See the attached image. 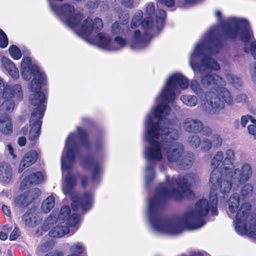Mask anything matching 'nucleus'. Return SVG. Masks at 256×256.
Masks as SVG:
<instances>
[{
    "mask_svg": "<svg viewBox=\"0 0 256 256\" xmlns=\"http://www.w3.org/2000/svg\"><path fill=\"white\" fill-rule=\"evenodd\" d=\"M198 176L194 174H186L182 178L170 179L166 178L165 187L158 190L148 202L147 217L152 229L156 232L168 235L180 234L183 229L194 230L200 228L206 223L204 217L210 210L214 216L218 215V198L215 192L218 186H212L210 182L211 190L210 192V202L206 199L197 202L194 208L187 210L181 216L170 219H162L160 210L165 199L172 198L180 200L186 197H194L190 186L198 182Z\"/></svg>",
    "mask_w": 256,
    "mask_h": 256,
    "instance_id": "1",
    "label": "nucleus"
},
{
    "mask_svg": "<svg viewBox=\"0 0 256 256\" xmlns=\"http://www.w3.org/2000/svg\"><path fill=\"white\" fill-rule=\"evenodd\" d=\"M90 142L86 130L78 126L76 130L70 133L66 141L61 158V168L63 176L62 191L64 194H70L72 207L74 210L81 209L83 211L90 210L94 203L93 194L91 192H84L80 196L76 192H72L76 181L74 174L70 172L72 167L76 156L81 148L88 149Z\"/></svg>",
    "mask_w": 256,
    "mask_h": 256,
    "instance_id": "2",
    "label": "nucleus"
},
{
    "mask_svg": "<svg viewBox=\"0 0 256 256\" xmlns=\"http://www.w3.org/2000/svg\"><path fill=\"white\" fill-rule=\"evenodd\" d=\"M236 154L232 148L223 152H216L210 160V166L213 168L210 175V183L212 187L218 186L220 193L228 194L231 189H238L242 182H247L252 176L250 164L245 162L241 168L234 165Z\"/></svg>",
    "mask_w": 256,
    "mask_h": 256,
    "instance_id": "3",
    "label": "nucleus"
},
{
    "mask_svg": "<svg viewBox=\"0 0 256 256\" xmlns=\"http://www.w3.org/2000/svg\"><path fill=\"white\" fill-rule=\"evenodd\" d=\"M51 10L67 26L84 39L88 43L106 50L112 49V40L108 34L104 32L94 35L104 27L102 20L98 17L82 20V15L75 14L74 6L67 4L57 6L52 0H48Z\"/></svg>",
    "mask_w": 256,
    "mask_h": 256,
    "instance_id": "4",
    "label": "nucleus"
},
{
    "mask_svg": "<svg viewBox=\"0 0 256 256\" xmlns=\"http://www.w3.org/2000/svg\"><path fill=\"white\" fill-rule=\"evenodd\" d=\"M160 107L152 108L144 120L146 128L144 138L150 146L144 150V154L148 162H159L162 160L163 156L162 142H171L179 138L178 131L172 128V124H168L166 117L171 110L166 107L164 112H159Z\"/></svg>",
    "mask_w": 256,
    "mask_h": 256,
    "instance_id": "5",
    "label": "nucleus"
},
{
    "mask_svg": "<svg viewBox=\"0 0 256 256\" xmlns=\"http://www.w3.org/2000/svg\"><path fill=\"white\" fill-rule=\"evenodd\" d=\"M215 30L211 28L209 32L198 42L189 55V64L196 74L200 72L204 74L208 70H217L220 68L218 64L213 58L207 56L202 58L198 62L200 58L208 54H218L222 47V44L214 37Z\"/></svg>",
    "mask_w": 256,
    "mask_h": 256,
    "instance_id": "6",
    "label": "nucleus"
},
{
    "mask_svg": "<svg viewBox=\"0 0 256 256\" xmlns=\"http://www.w3.org/2000/svg\"><path fill=\"white\" fill-rule=\"evenodd\" d=\"M222 29L225 36L230 38H240L245 43L244 51L250 54L256 60V41L252 42V34L247 20L232 18L224 22ZM252 80L256 81V62L250 68Z\"/></svg>",
    "mask_w": 256,
    "mask_h": 256,
    "instance_id": "7",
    "label": "nucleus"
},
{
    "mask_svg": "<svg viewBox=\"0 0 256 256\" xmlns=\"http://www.w3.org/2000/svg\"><path fill=\"white\" fill-rule=\"evenodd\" d=\"M189 85L188 78L180 72H174L170 74L166 78L164 88L156 99V106L152 108L160 106L161 110L164 112L166 107H170L166 104V102L173 101L176 96V92L178 86L182 90L187 88Z\"/></svg>",
    "mask_w": 256,
    "mask_h": 256,
    "instance_id": "8",
    "label": "nucleus"
},
{
    "mask_svg": "<svg viewBox=\"0 0 256 256\" xmlns=\"http://www.w3.org/2000/svg\"><path fill=\"white\" fill-rule=\"evenodd\" d=\"M80 216L75 212L72 213L70 208L64 206L58 212L54 210L51 213L44 223L42 229L46 231L54 224V222H62L78 230L80 226Z\"/></svg>",
    "mask_w": 256,
    "mask_h": 256,
    "instance_id": "9",
    "label": "nucleus"
},
{
    "mask_svg": "<svg viewBox=\"0 0 256 256\" xmlns=\"http://www.w3.org/2000/svg\"><path fill=\"white\" fill-rule=\"evenodd\" d=\"M22 97V91L20 84L5 86L2 80L0 78V98L4 100L0 106L1 114L12 112L14 108V100L20 101Z\"/></svg>",
    "mask_w": 256,
    "mask_h": 256,
    "instance_id": "10",
    "label": "nucleus"
},
{
    "mask_svg": "<svg viewBox=\"0 0 256 256\" xmlns=\"http://www.w3.org/2000/svg\"><path fill=\"white\" fill-rule=\"evenodd\" d=\"M155 12L154 4L148 2L145 6V16L142 26L146 31L160 30L163 27L166 18V12L163 10H158Z\"/></svg>",
    "mask_w": 256,
    "mask_h": 256,
    "instance_id": "11",
    "label": "nucleus"
},
{
    "mask_svg": "<svg viewBox=\"0 0 256 256\" xmlns=\"http://www.w3.org/2000/svg\"><path fill=\"white\" fill-rule=\"evenodd\" d=\"M240 196L238 193H233L229 198L228 200V214L230 215V214H234L237 212V214L236 216V219L234 221V228L236 226V216L240 212V211L242 208V211L245 208L248 207V210L246 212H242L240 213V219L242 224H240L241 226L240 228H246V229H249V228L252 226L254 223V220H256L255 216L253 215L250 214V205L248 204H242L238 209L240 204Z\"/></svg>",
    "mask_w": 256,
    "mask_h": 256,
    "instance_id": "12",
    "label": "nucleus"
},
{
    "mask_svg": "<svg viewBox=\"0 0 256 256\" xmlns=\"http://www.w3.org/2000/svg\"><path fill=\"white\" fill-rule=\"evenodd\" d=\"M201 84L203 86L214 89L218 92L226 104H234L233 97L230 92L224 87L226 84L225 80L219 76L214 74L205 75L201 78Z\"/></svg>",
    "mask_w": 256,
    "mask_h": 256,
    "instance_id": "13",
    "label": "nucleus"
},
{
    "mask_svg": "<svg viewBox=\"0 0 256 256\" xmlns=\"http://www.w3.org/2000/svg\"><path fill=\"white\" fill-rule=\"evenodd\" d=\"M168 160L170 162L178 164L182 168H188L192 164L193 156L184 157V146L182 143H170L165 148Z\"/></svg>",
    "mask_w": 256,
    "mask_h": 256,
    "instance_id": "14",
    "label": "nucleus"
},
{
    "mask_svg": "<svg viewBox=\"0 0 256 256\" xmlns=\"http://www.w3.org/2000/svg\"><path fill=\"white\" fill-rule=\"evenodd\" d=\"M200 108L209 114H214L218 113L222 110L224 104L220 100L217 94L212 92L208 91L204 96H200Z\"/></svg>",
    "mask_w": 256,
    "mask_h": 256,
    "instance_id": "15",
    "label": "nucleus"
},
{
    "mask_svg": "<svg viewBox=\"0 0 256 256\" xmlns=\"http://www.w3.org/2000/svg\"><path fill=\"white\" fill-rule=\"evenodd\" d=\"M22 78L29 80L32 78L40 76L44 80V73L42 71L37 64L32 60L30 57L23 58L20 68Z\"/></svg>",
    "mask_w": 256,
    "mask_h": 256,
    "instance_id": "16",
    "label": "nucleus"
},
{
    "mask_svg": "<svg viewBox=\"0 0 256 256\" xmlns=\"http://www.w3.org/2000/svg\"><path fill=\"white\" fill-rule=\"evenodd\" d=\"M29 102L34 116L42 118L46 108V98L44 92L32 93L29 96Z\"/></svg>",
    "mask_w": 256,
    "mask_h": 256,
    "instance_id": "17",
    "label": "nucleus"
},
{
    "mask_svg": "<svg viewBox=\"0 0 256 256\" xmlns=\"http://www.w3.org/2000/svg\"><path fill=\"white\" fill-rule=\"evenodd\" d=\"M40 194V190L38 188H32L16 196L14 200V204L20 208L26 206L36 199Z\"/></svg>",
    "mask_w": 256,
    "mask_h": 256,
    "instance_id": "18",
    "label": "nucleus"
},
{
    "mask_svg": "<svg viewBox=\"0 0 256 256\" xmlns=\"http://www.w3.org/2000/svg\"><path fill=\"white\" fill-rule=\"evenodd\" d=\"M149 40L143 38L139 30H134L128 42L129 47L134 50H141L148 45Z\"/></svg>",
    "mask_w": 256,
    "mask_h": 256,
    "instance_id": "19",
    "label": "nucleus"
},
{
    "mask_svg": "<svg viewBox=\"0 0 256 256\" xmlns=\"http://www.w3.org/2000/svg\"><path fill=\"white\" fill-rule=\"evenodd\" d=\"M242 208H244V207H242ZM242 210V209L240 211L236 216V232L240 235L247 234L250 236L256 238V219L254 220V223L252 226L249 228V229H246V228H240L241 226L240 224H242L240 219V213L242 212H248V207L245 208L243 211Z\"/></svg>",
    "mask_w": 256,
    "mask_h": 256,
    "instance_id": "20",
    "label": "nucleus"
},
{
    "mask_svg": "<svg viewBox=\"0 0 256 256\" xmlns=\"http://www.w3.org/2000/svg\"><path fill=\"white\" fill-rule=\"evenodd\" d=\"M83 166L86 168H90L92 174V181L93 184H98L100 181L103 171L102 164L98 162H84Z\"/></svg>",
    "mask_w": 256,
    "mask_h": 256,
    "instance_id": "21",
    "label": "nucleus"
},
{
    "mask_svg": "<svg viewBox=\"0 0 256 256\" xmlns=\"http://www.w3.org/2000/svg\"><path fill=\"white\" fill-rule=\"evenodd\" d=\"M28 172H24L26 176L20 183V188L22 190L28 188L32 184H38L41 182L44 178L42 172H37L30 174H28Z\"/></svg>",
    "mask_w": 256,
    "mask_h": 256,
    "instance_id": "22",
    "label": "nucleus"
},
{
    "mask_svg": "<svg viewBox=\"0 0 256 256\" xmlns=\"http://www.w3.org/2000/svg\"><path fill=\"white\" fill-rule=\"evenodd\" d=\"M42 118L34 116V114H31L30 118V127L29 133V139L31 141L38 140L40 135Z\"/></svg>",
    "mask_w": 256,
    "mask_h": 256,
    "instance_id": "23",
    "label": "nucleus"
},
{
    "mask_svg": "<svg viewBox=\"0 0 256 256\" xmlns=\"http://www.w3.org/2000/svg\"><path fill=\"white\" fill-rule=\"evenodd\" d=\"M38 158V153L36 150H30L26 153L20 160L18 168V172H22L26 168L33 164Z\"/></svg>",
    "mask_w": 256,
    "mask_h": 256,
    "instance_id": "24",
    "label": "nucleus"
},
{
    "mask_svg": "<svg viewBox=\"0 0 256 256\" xmlns=\"http://www.w3.org/2000/svg\"><path fill=\"white\" fill-rule=\"evenodd\" d=\"M182 126L188 132H198L202 128V123L200 121L190 118H185Z\"/></svg>",
    "mask_w": 256,
    "mask_h": 256,
    "instance_id": "25",
    "label": "nucleus"
},
{
    "mask_svg": "<svg viewBox=\"0 0 256 256\" xmlns=\"http://www.w3.org/2000/svg\"><path fill=\"white\" fill-rule=\"evenodd\" d=\"M56 225L49 231L48 234L52 238H62L70 231V226L62 222H54Z\"/></svg>",
    "mask_w": 256,
    "mask_h": 256,
    "instance_id": "26",
    "label": "nucleus"
},
{
    "mask_svg": "<svg viewBox=\"0 0 256 256\" xmlns=\"http://www.w3.org/2000/svg\"><path fill=\"white\" fill-rule=\"evenodd\" d=\"M12 178V170L6 162L0 164V180L4 184L10 183Z\"/></svg>",
    "mask_w": 256,
    "mask_h": 256,
    "instance_id": "27",
    "label": "nucleus"
},
{
    "mask_svg": "<svg viewBox=\"0 0 256 256\" xmlns=\"http://www.w3.org/2000/svg\"><path fill=\"white\" fill-rule=\"evenodd\" d=\"M13 126L12 119L8 115L0 116V132L5 135L12 133Z\"/></svg>",
    "mask_w": 256,
    "mask_h": 256,
    "instance_id": "28",
    "label": "nucleus"
},
{
    "mask_svg": "<svg viewBox=\"0 0 256 256\" xmlns=\"http://www.w3.org/2000/svg\"><path fill=\"white\" fill-rule=\"evenodd\" d=\"M1 62L3 66L13 78L18 79L19 78L18 69L12 62L7 58L2 57Z\"/></svg>",
    "mask_w": 256,
    "mask_h": 256,
    "instance_id": "29",
    "label": "nucleus"
},
{
    "mask_svg": "<svg viewBox=\"0 0 256 256\" xmlns=\"http://www.w3.org/2000/svg\"><path fill=\"white\" fill-rule=\"evenodd\" d=\"M46 76L44 74V80L40 76L33 78L32 81L28 85V88L30 94L43 92L42 91V87L46 84Z\"/></svg>",
    "mask_w": 256,
    "mask_h": 256,
    "instance_id": "30",
    "label": "nucleus"
},
{
    "mask_svg": "<svg viewBox=\"0 0 256 256\" xmlns=\"http://www.w3.org/2000/svg\"><path fill=\"white\" fill-rule=\"evenodd\" d=\"M22 220L25 224L29 227L36 226L39 220L36 214L32 210L27 211L23 216Z\"/></svg>",
    "mask_w": 256,
    "mask_h": 256,
    "instance_id": "31",
    "label": "nucleus"
},
{
    "mask_svg": "<svg viewBox=\"0 0 256 256\" xmlns=\"http://www.w3.org/2000/svg\"><path fill=\"white\" fill-rule=\"evenodd\" d=\"M127 40L126 38L120 36H116L114 40V42H112V49L110 50H118L122 49L127 44Z\"/></svg>",
    "mask_w": 256,
    "mask_h": 256,
    "instance_id": "32",
    "label": "nucleus"
},
{
    "mask_svg": "<svg viewBox=\"0 0 256 256\" xmlns=\"http://www.w3.org/2000/svg\"><path fill=\"white\" fill-rule=\"evenodd\" d=\"M55 198L53 196H49L42 204V210L45 213L49 212L54 207Z\"/></svg>",
    "mask_w": 256,
    "mask_h": 256,
    "instance_id": "33",
    "label": "nucleus"
},
{
    "mask_svg": "<svg viewBox=\"0 0 256 256\" xmlns=\"http://www.w3.org/2000/svg\"><path fill=\"white\" fill-rule=\"evenodd\" d=\"M180 99L184 104L190 107L194 106L198 103V98L194 95H183Z\"/></svg>",
    "mask_w": 256,
    "mask_h": 256,
    "instance_id": "34",
    "label": "nucleus"
},
{
    "mask_svg": "<svg viewBox=\"0 0 256 256\" xmlns=\"http://www.w3.org/2000/svg\"><path fill=\"white\" fill-rule=\"evenodd\" d=\"M143 16V12L140 10H137L134 14V15L130 24V28L132 29L135 28L142 24L143 21H142V19Z\"/></svg>",
    "mask_w": 256,
    "mask_h": 256,
    "instance_id": "35",
    "label": "nucleus"
},
{
    "mask_svg": "<svg viewBox=\"0 0 256 256\" xmlns=\"http://www.w3.org/2000/svg\"><path fill=\"white\" fill-rule=\"evenodd\" d=\"M155 172L154 167L148 164L145 168L144 179L146 182L148 184L151 180L155 178Z\"/></svg>",
    "mask_w": 256,
    "mask_h": 256,
    "instance_id": "36",
    "label": "nucleus"
},
{
    "mask_svg": "<svg viewBox=\"0 0 256 256\" xmlns=\"http://www.w3.org/2000/svg\"><path fill=\"white\" fill-rule=\"evenodd\" d=\"M253 186L250 184H245L241 189V195L244 198H249L252 194Z\"/></svg>",
    "mask_w": 256,
    "mask_h": 256,
    "instance_id": "37",
    "label": "nucleus"
},
{
    "mask_svg": "<svg viewBox=\"0 0 256 256\" xmlns=\"http://www.w3.org/2000/svg\"><path fill=\"white\" fill-rule=\"evenodd\" d=\"M8 50L11 57L13 59L18 60L21 58L22 52L17 46L15 45L10 46Z\"/></svg>",
    "mask_w": 256,
    "mask_h": 256,
    "instance_id": "38",
    "label": "nucleus"
},
{
    "mask_svg": "<svg viewBox=\"0 0 256 256\" xmlns=\"http://www.w3.org/2000/svg\"><path fill=\"white\" fill-rule=\"evenodd\" d=\"M71 250L78 254L84 253L86 251V248L84 244L80 242H76L73 244L71 246Z\"/></svg>",
    "mask_w": 256,
    "mask_h": 256,
    "instance_id": "39",
    "label": "nucleus"
},
{
    "mask_svg": "<svg viewBox=\"0 0 256 256\" xmlns=\"http://www.w3.org/2000/svg\"><path fill=\"white\" fill-rule=\"evenodd\" d=\"M156 2L158 5H162L172 10L175 8L174 0H156Z\"/></svg>",
    "mask_w": 256,
    "mask_h": 256,
    "instance_id": "40",
    "label": "nucleus"
},
{
    "mask_svg": "<svg viewBox=\"0 0 256 256\" xmlns=\"http://www.w3.org/2000/svg\"><path fill=\"white\" fill-rule=\"evenodd\" d=\"M110 32L114 35L123 34L124 30L120 24L118 22H115L112 25Z\"/></svg>",
    "mask_w": 256,
    "mask_h": 256,
    "instance_id": "41",
    "label": "nucleus"
},
{
    "mask_svg": "<svg viewBox=\"0 0 256 256\" xmlns=\"http://www.w3.org/2000/svg\"><path fill=\"white\" fill-rule=\"evenodd\" d=\"M188 143L193 148H198L200 146L201 140L196 135H193L188 138Z\"/></svg>",
    "mask_w": 256,
    "mask_h": 256,
    "instance_id": "42",
    "label": "nucleus"
},
{
    "mask_svg": "<svg viewBox=\"0 0 256 256\" xmlns=\"http://www.w3.org/2000/svg\"><path fill=\"white\" fill-rule=\"evenodd\" d=\"M190 86L192 90L196 94H200L202 90L200 84L195 80H192L190 82Z\"/></svg>",
    "mask_w": 256,
    "mask_h": 256,
    "instance_id": "43",
    "label": "nucleus"
},
{
    "mask_svg": "<svg viewBox=\"0 0 256 256\" xmlns=\"http://www.w3.org/2000/svg\"><path fill=\"white\" fill-rule=\"evenodd\" d=\"M6 150L12 156V162L16 164L18 160V156L12 146L10 144H8L6 146Z\"/></svg>",
    "mask_w": 256,
    "mask_h": 256,
    "instance_id": "44",
    "label": "nucleus"
},
{
    "mask_svg": "<svg viewBox=\"0 0 256 256\" xmlns=\"http://www.w3.org/2000/svg\"><path fill=\"white\" fill-rule=\"evenodd\" d=\"M200 146H201V150L204 152H208L212 146L211 140L208 138L202 139V140H201Z\"/></svg>",
    "mask_w": 256,
    "mask_h": 256,
    "instance_id": "45",
    "label": "nucleus"
},
{
    "mask_svg": "<svg viewBox=\"0 0 256 256\" xmlns=\"http://www.w3.org/2000/svg\"><path fill=\"white\" fill-rule=\"evenodd\" d=\"M211 142H212V146L217 148L222 146V139L219 134H216L212 136Z\"/></svg>",
    "mask_w": 256,
    "mask_h": 256,
    "instance_id": "46",
    "label": "nucleus"
},
{
    "mask_svg": "<svg viewBox=\"0 0 256 256\" xmlns=\"http://www.w3.org/2000/svg\"><path fill=\"white\" fill-rule=\"evenodd\" d=\"M8 44V38L4 32L0 29V47L5 48Z\"/></svg>",
    "mask_w": 256,
    "mask_h": 256,
    "instance_id": "47",
    "label": "nucleus"
},
{
    "mask_svg": "<svg viewBox=\"0 0 256 256\" xmlns=\"http://www.w3.org/2000/svg\"><path fill=\"white\" fill-rule=\"evenodd\" d=\"M226 78L227 80L234 84L235 86H237L240 85V79L237 77H235L232 74L228 73L226 76Z\"/></svg>",
    "mask_w": 256,
    "mask_h": 256,
    "instance_id": "48",
    "label": "nucleus"
},
{
    "mask_svg": "<svg viewBox=\"0 0 256 256\" xmlns=\"http://www.w3.org/2000/svg\"><path fill=\"white\" fill-rule=\"evenodd\" d=\"M248 133L253 136L256 140V126L255 124H249L248 126Z\"/></svg>",
    "mask_w": 256,
    "mask_h": 256,
    "instance_id": "49",
    "label": "nucleus"
},
{
    "mask_svg": "<svg viewBox=\"0 0 256 256\" xmlns=\"http://www.w3.org/2000/svg\"><path fill=\"white\" fill-rule=\"evenodd\" d=\"M104 146V144L102 141L96 140L94 144V148L96 152L101 150Z\"/></svg>",
    "mask_w": 256,
    "mask_h": 256,
    "instance_id": "50",
    "label": "nucleus"
},
{
    "mask_svg": "<svg viewBox=\"0 0 256 256\" xmlns=\"http://www.w3.org/2000/svg\"><path fill=\"white\" fill-rule=\"evenodd\" d=\"M19 236V230L18 228H15L10 236V239L11 240H16Z\"/></svg>",
    "mask_w": 256,
    "mask_h": 256,
    "instance_id": "51",
    "label": "nucleus"
},
{
    "mask_svg": "<svg viewBox=\"0 0 256 256\" xmlns=\"http://www.w3.org/2000/svg\"><path fill=\"white\" fill-rule=\"evenodd\" d=\"M121 24L123 25L126 24L129 20V15L128 14H124L119 16Z\"/></svg>",
    "mask_w": 256,
    "mask_h": 256,
    "instance_id": "52",
    "label": "nucleus"
},
{
    "mask_svg": "<svg viewBox=\"0 0 256 256\" xmlns=\"http://www.w3.org/2000/svg\"><path fill=\"white\" fill-rule=\"evenodd\" d=\"M122 4L125 7L131 8L134 4L133 0H121Z\"/></svg>",
    "mask_w": 256,
    "mask_h": 256,
    "instance_id": "53",
    "label": "nucleus"
},
{
    "mask_svg": "<svg viewBox=\"0 0 256 256\" xmlns=\"http://www.w3.org/2000/svg\"><path fill=\"white\" fill-rule=\"evenodd\" d=\"M250 118V116L248 115L243 116H242L240 120V124L242 127H244L246 126L248 121L249 120Z\"/></svg>",
    "mask_w": 256,
    "mask_h": 256,
    "instance_id": "54",
    "label": "nucleus"
},
{
    "mask_svg": "<svg viewBox=\"0 0 256 256\" xmlns=\"http://www.w3.org/2000/svg\"><path fill=\"white\" fill-rule=\"evenodd\" d=\"M201 130H202V134L206 136H209L212 134V130L209 127L206 126L203 128L202 126Z\"/></svg>",
    "mask_w": 256,
    "mask_h": 256,
    "instance_id": "55",
    "label": "nucleus"
},
{
    "mask_svg": "<svg viewBox=\"0 0 256 256\" xmlns=\"http://www.w3.org/2000/svg\"><path fill=\"white\" fill-rule=\"evenodd\" d=\"M180 2L182 3L184 6H189L194 4L198 0H180Z\"/></svg>",
    "mask_w": 256,
    "mask_h": 256,
    "instance_id": "56",
    "label": "nucleus"
},
{
    "mask_svg": "<svg viewBox=\"0 0 256 256\" xmlns=\"http://www.w3.org/2000/svg\"><path fill=\"white\" fill-rule=\"evenodd\" d=\"M247 98V96L245 94H240L237 96L236 100L238 102H246Z\"/></svg>",
    "mask_w": 256,
    "mask_h": 256,
    "instance_id": "57",
    "label": "nucleus"
},
{
    "mask_svg": "<svg viewBox=\"0 0 256 256\" xmlns=\"http://www.w3.org/2000/svg\"><path fill=\"white\" fill-rule=\"evenodd\" d=\"M18 142L20 146H24L26 144V138L24 136L19 138Z\"/></svg>",
    "mask_w": 256,
    "mask_h": 256,
    "instance_id": "58",
    "label": "nucleus"
},
{
    "mask_svg": "<svg viewBox=\"0 0 256 256\" xmlns=\"http://www.w3.org/2000/svg\"><path fill=\"white\" fill-rule=\"evenodd\" d=\"M2 210L4 212V213L7 216H9L10 214V208L6 206H2Z\"/></svg>",
    "mask_w": 256,
    "mask_h": 256,
    "instance_id": "59",
    "label": "nucleus"
},
{
    "mask_svg": "<svg viewBox=\"0 0 256 256\" xmlns=\"http://www.w3.org/2000/svg\"><path fill=\"white\" fill-rule=\"evenodd\" d=\"M44 256H63L62 254L56 251H52L46 254Z\"/></svg>",
    "mask_w": 256,
    "mask_h": 256,
    "instance_id": "60",
    "label": "nucleus"
},
{
    "mask_svg": "<svg viewBox=\"0 0 256 256\" xmlns=\"http://www.w3.org/2000/svg\"><path fill=\"white\" fill-rule=\"evenodd\" d=\"M88 182V178L86 176H82L81 178V184L83 187L86 186Z\"/></svg>",
    "mask_w": 256,
    "mask_h": 256,
    "instance_id": "61",
    "label": "nucleus"
},
{
    "mask_svg": "<svg viewBox=\"0 0 256 256\" xmlns=\"http://www.w3.org/2000/svg\"><path fill=\"white\" fill-rule=\"evenodd\" d=\"M8 238V234L2 232H0V239L4 240H6Z\"/></svg>",
    "mask_w": 256,
    "mask_h": 256,
    "instance_id": "62",
    "label": "nucleus"
},
{
    "mask_svg": "<svg viewBox=\"0 0 256 256\" xmlns=\"http://www.w3.org/2000/svg\"><path fill=\"white\" fill-rule=\"evenodd\" d=\"M28 132V128L27 127H24L21 129L20 132L22 134H26Z\"/></svg>",
    "mask_w": 256,
    "mask_h": 256,
    "instance_id": "63",
    "label": "nucleus"
},
{
    "mask_svg": "<svg viewBox=\"0 0 256 256\" xmlns=\"http://www.w3.org/2000/svg\"><path fill=\"white\" fill-rule=\"evenodd\" d=\"M249 120L252 123V124H255L256 126V120L252 118V116H250V118H249Z\"/></svg>",
    "mask_w": 256,
    "mask_h": 256,
    "instance_id": "64",
    "label": "nucleus"
}]
</instances>
